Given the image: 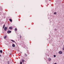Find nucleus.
<instances>
[{
    "label": "nucleus",
    "instance_id": "nucleus-17",
    "mask_svg": "<svg viewBox=\"0 0 64 64\" xmlns=\"http://www.w3.org/2000/svg\"><path fill=\"white\" fill-rule=\"evenodd\" d=\"M0 9H2V7H1L0 6Z\"/></svg>",
    "mask_w": 64,
    "mask_h": 64
},
{
    "label": "nucleus",
    "instance_id": "nucleus-2",
    "mask_svg": "<svg viewBox=\"0 0 64 64\" xmlns=\"http://www.w3.org/2000/svg\"><path fill=\"white\" fill-rule=\"evenodd\" d=\"M58 53L60 54H62V52L61 51H60L58 52Z\"/></svg>",
    "mask_w": 64,
    "mask_h": 64
},
{
    "label": "nucleus",
    "instance_id": "nucleus-4",
    "mask_svg": "<svg viewBox=\"0 0 64 64\" xmlns=\"http://www.w3.org/2000/svg\"><path fill=\"white\" fill-rule=\"evenodd\" d=\"M9 29H10V30H12V27L10 26L9 27Z\"/></svg>",
    "mask_w": 64,
    "mask_h": 64
},
{
    "label": "nucleus",
    "instance_id": "nucleus-9",
    "mask_svg": "<svg viewBox=\"0 0 64 64\" xmlns=\"http://www.w3.org/2000/svg\"><path fill=\"white\" fill-rule=\"evenodd\" d=\"M5 24H4V26H3V29L4 28V27H5Z\"/></svg>",
    "mask_w": 64,
    "mask_h": 64
},
{
    "label": "nucleus",
    "instance_id": "nucleus-8",
    "mask_svg": "<svg viewBox=\"0 0 64 64\" xmlns=\"http://www.w3.org/2000/svg\"><path fill=\"white\" fill-rule=\"evenodd\" d=\"M11 41H12V42H15V41H14L13 40H11Z\"/></svg>",
    "mask_w": 64,
    "mask_h": 64
},
{
    "label": "nucleus",
    "instance_id": "nucleus-22",
    "mask_svg": "<svg viewBox=\"0 0 64 64\" xmlns=\"http://www.w3.org/2000/svg\"><path fill=\"white\" fill-rule=\"evenodd\" d=\"M54 64H57V63H54Z\"/></svg>",
    "mask_w": 64,
    "mask_h": 64
},
{
    "label": "nucleus",
    "instance_id": "nucleus-11",
    "mask_svg": "<svg viewBox=\"0 0 64 64\" xmlns=\"http://www.w3.org/2000/svg\"><path fill=\"white\" fill-rule=\"evenodd\" d=\"M15 31H17V29L16 28H15L14 29Z\"/></svg>",
    "mask_w": 64,
    "mask_h": 64
},
{
    "label": "nucleus",
    "instance_id": "nucleus-24",
    "mask_svg": "<svg viewBox=\"0 0 64 64\" xmlns=\"http://www.w3.org/2000/svg\"><path fill=\"white\" fill-rule=\"evenodd\" d=\"M21 36H20V38H21Z\"/></svg>",
    "mask_w": 64,
    "mask_h": 64
},
{
    "label": "nucleus",
    "instance_id": "nucleus-18",
    "mask_svg": "<svg viewBox=\"0 0 64 64\" xmlns=\"http://www.w3.org/2000/svg\"><path fill=\"white\" fill-rule=\"evenodd\" d=\"M62 49L63 50H64V48H62Z\"/></svg>",
    "mask_w": 64,
    "mask_h": 64
},
{
    "label": "nucleus",
    "instance_id": "nucleus-5",
    "mask_svg": "<svg viewBox=\"0 0 64 64\" xmlns=\"http://www.w3.org/2000/svg\"><path fill=\"white\" fill-rule=\"evenodd\" d=\"M12 46L14 47H15V44H13L12 45Z\"/></svg>",
    "mask_w": 64,
    "mask_h": 64
},
{
    "label": "nucleus",
    "instance_id": "nucleus-14",
    "mask_svg": "<svg viewBox=\"0 0 64 64\" xmlns=\"http://www.w3.org/2000/svg\"><path fill=\"white\" fill-rule=\"evenodd\" d=\"M0 52L1 53H2V50H0Z\"/></svg>",
    "mask_w": 64,
    "mask_h": 64
},
{
    "label": "nucleus",
    "instance_id": "nucleus-20",
    "mask_svg": "<svg viewBox=\"0 0 64 64\" xmlns=\"http://www.w3.org/2000/svg\"><path fill=\"white\" fill-rule=\"evenodd\" d=\"M54 30L55 31H57V30L56 29H54Z\"/></svg>",
    "mask_w": 64,
    "mask_h": 64
},
{
    "label": "nucleus",
    "instance_id": "nucleus-13",
    "mask_svg": "<svg viewBox=\"0 0 64 64\" xmlns=\"http://www.w3.org/2000/svg\"><path fill=\"white\" fill-rule=\"evenodd\" d=\"M54 14L55 15V14H57V13H56V12H55L54 13Z\"/></svg>",
    "mask_w": 64,
    "mask_h": 64
},
{
    "label": "nucleus",
    "instance_id": "nucleus-6",
    "mask_svg": "<svg viewBox=\"0 0 64 64\" xmlns=\"http://www.w3.org/2000/svg\"><path fill=\"white\" fill-rule=\"evenodd\" d=\"M51 58H48V61H51Z\"/></svg>",
    "mask_w": 64,
    "mask_h": 64
},
{
    "label": "nucleus",
    "instance_id": "nucleus-19",
    "mask_svg": "<svg viewBox=\"0 0 64 64\" xmlns=\"http://www.w3.org/2000/svg\"><path fill=\"white\" fill-rule=\"evenodd\" d=\"M54 57H56V55H54Z\"/></svg>",
    "mask_w": 64,
    "mask_h": 64
},
{
    "label": "nucleus",
    "instance_id": "nucleus-10",
    "mask_svg": "<svg viewBox=\"0 0 64 64\" xmlns=\"http://www.w3.org/2000/svg\"><path fill=\"white\" fill-rule=\"evenodd\" d=\"M10 22H12V20H11V19H10Z\"/></svg>",
    "mask_w": 64,
    "mask_h": 64
},
{
    "label": "nucleus",
    "instance_id": "nucleus-1",
    "mask_svg": "<svg viewBox=\"0 0 64 64\" xmlns=\"http://www.w3.org/2000/svg\"><path fill=\"white\" fill-rule=\"evenodd\" d=\"M7 32L8 33V34H9V33H11V30L8 31Z\"/></svg>",
    "mask_w": 64,
    "mask_h": 64
},
{
    "label": "nucleus",
    "instance_id": "nucleus-16",
    "mask_svg": "<svg viewBox=\"0 0 64 64\" xmlns=\"http://www.w3.org/2000/svg\"><path fill=\"white\" fill-rule=\"evenodd\" d=\"M22 64V62H20V64Z\"/></svg>",
    "mask_w": 64,
    "mask_h": 64
},
{
    "label": "nucleus",
    "instance_id": "nucleus-25",
    "mask_svg": "<svg viewBox=\"0 0 64 64\" xmlns=\"http://www.w3.org/2000/svg\"><path fill=\"white\" fill-rule=\"evenodd\" d=\"M50 1H51V0H50Z\"/></svg>",
    "mask_w": 64,
    "mask_h": 64
},
{
    "label": "nucleus",
    "instance_id": "nucleus-7",
    "mask_svg": "<svg viewBox=\"0 0 64 64\" xmlns=\"http://www.w3.org/2000/svg\"><path fill=\"white\" fill-rule=\"evenodd\" d=\"M24 61H25L24 60H22V62H24Z\"/></svg>",
    "mask_w": 64,
    "mask_h": 64
},
{
    "label": "nucleus",
    "instance_id": "nucleus-21",
    "mask_svg": "<svg viewBox=\"0 0 64 64\" xmlns=\"http://www.w3.org/2000/svg\"><path fill=\"white\" fill-rule=\"evenodd\" d=\"M8 64H9V61H8Z\"/></svg>",
    "mask_w": 64,
    "mask_h": 64
},
{
    "label": "nucleus",
    "instance_id": "nucleus-23",
    "mask_svg": "<svg viewBox=\"0 0 64 64\" xmlns=\"http://www.w3.org/2000/svg\"><path fill=\"white\" fill-rule=\"evenodd\" d=\"M0 57H1V55L0 54Z\"/></svg>",
    "mask_w": 64,
    "mask_h": 64
},
{
    "label": "nucleus",
    "instance_id": "nucleus-12",
    "mask_svg": "<svg viewBox=\"0 0 64 64\" xmlns=\"http://www.w3.org/2000/svg\"><path fill=\"white\" fill-rule=\"evenodd\" d=\"M7 37V36H5L4 37V39H6V37Z\"/></svg>",
    "mask_w": 64,
    "mask_h": 64
},
{
    "label": "nucleus",
    "instance_id": "nucleus-15",
    "mask_svg": "<svg viewBox=\"0 0 64 64\" xmlns=\"http://www.w3.org/2000/svg\"><path fill=\"white\" fill-rule=\"evenodd\" d=\"M24 55L26 56H27V55L26 54H25Z\"/></svg>",
    "mask_w": 64,
    "mask_h": 64
},
{
    "label": "nucleus",
    "instance_id": "nucleus-3",
    "mask_svg": "<svg viewBox=\"0 0 64 64\" xmlns=\"http://www.w3.org/2000/svg\"><path fill=\"white\" fill-rule=\"evenodd\" d=\"M7 27H5L4 29V31H6L7 30Z\"/></svg>",
    "mask_w": 64,
    "mask_h": 64
}]
</instances>
